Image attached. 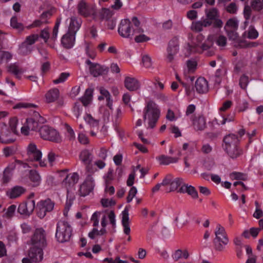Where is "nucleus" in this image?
Here are the masks:
<instances>
[{
	"label": "nucleus",
	"mask_w": 263,
	"mask_h": 263,
	"mask_svg": "<svg viewBox=\"0 0 263 263\" xmlns=\"http://www.w3.org/2000/svg\"><path fill=\"white\" fill-rule=\"evenodd\" d=\"M47 232L43 228H36L33 232L27 244L31 246L28 256L34 262H40L43 258V249L47 246Z\"/></svg>",
	"instance_id": "f257e3e1"
},
{
	"label": "nucleus",
	"mask_w": 263,
	"mask_h": 263,
	"mask_svg": "<svg viewBox=\"0 0 263 263\" xmlns=\"http://www.w3.org/2000/svg\"><path fill=\"white\" fill-rule=\"evenodd\" d=\"M140 25V22L136 16L132 18V22L128 19L122 20L118 28V32L123 37L130 38L136 33L143 32Z\"/></svg>",
	"instance_id": "f03ea898"
},
{
	"label": "nucleus",
	"mask_w": 263,
	"mask_h": 263,
	"mask_svg": "<svg viewBox=\"0 0 263 263\" xmlns=\"http://www.w3.org/2000/svg\"><path fill=\"white\" fill-rule=\"evenodd\" d=\"M160 116V110L158 105L153 101L147 102L143 112L144 120L147 119L149 127L153 128Z\"/></svg>",
	"instance_id": "7ed1b4c3"
},
{
	"label": "nucleus",
	"mask_w": 263,
	"mask_h": 263,
	"mask_svg": "<svg viewBox=\"0 0 263 263\" xmlns=\"http://www.w3.org/2000/svg\"><path fill=\"white\" fill-rule=\"evenodd\" d=\"M45 122V119L38 112L34 111L32 116L26 119L25 124L21 128V133L24 135H28L29 130H37L40 124H43Z\"/></svg>",
	"instance_id": "20e7f679"
},
{
	"label": "nucleus",
	"mask_w": 263,
	"mask_h": 263,
	"mask_svg": "<svg viewBox=\"0 0 263 263\" xmlns=\"http://www.w3.org/2000/svg\"><path fill=\"white\" fill-rule=\"evenodd\" d=\"M72 234V229L69 223L65 221H60L57 224L55 237L60 242L68 241Z\"/></svg>",
	"instance_id": "39448f33"
},
{
	"label": "nucleus",
	"mask_w": 263,
	"mask_h": 263,
	"mask_svg": "<svg viewBox=\"0 0 263 263\" xmlns=\"http://www.w3.org/2000/svg\"><path fill=\"white\" fill-rule=\"evenodd\" d=\"M27 160L32 162H38L41 167L46 166L45 160H42V154L41 151L37 148L34 143H30L27 149Z\"/></svg>",
	"instance_id": "423d86ee"
},
{
	"label": "nucleus",
	"mask_w": 263,
	"mask_h": 263,
	"mask_svg": "<svg viewBox=\"0 0 263 263\" xmlns=\"http://www.w3.org/2000/svg\"><path fill=\"white\" fill-rule=\"evenodd\" d=\"M39 133L41 137L44 140L55 143H60L62 141L59 133L55 129L47 125L42 126Z\"/></svg>",
	"instance_id": "0eeeda50"
},
{
	"label": "nucleus",
	"mask_w": 263,
	"mask_h": 263,
	"mask_svg": "<svg viewBox=\"0 0 263 263\" xmlns=\"http://www.w3.org/2000/svg\"><path fill=\"white\" fill-rule=\"evenodd\" d=\"M238 28V21L235 18H230L227 21L224 29L230 40L237 41L238 39L239 35L237 32Z\"/></svg>",
	"instance_id": "6e6552de"
},
{
	"label": "nucleus",
	"mask_w": 263,
	"mask_h": 263,
	"mask_svg": "<svg viewBox=\"0 0 263 263\" xmlns=\"http://www.w3.org/2000/svg\"><path fill=\"white\" fill-rule=\"evenodd\" d=\"M179 51V38L178 36H174L168 42L167 48V59L169 62H172L174 55Z\"/></svg>",
	"instance_id": "1a4fd4ad"
},
{
	"label": "nucleus",
	"mask_w": 263,
	"mask_h": 263,
	"mask_svg": "<svg viewBox=\"0 0 263 263\" xmlns=\"http://www.w3.org/2000/svg\"><path fill=\"white\" fill-rule=\"evenodd\" d=\"M54 207V203L49 199L41 201L37 204V215L40 218H43L47 212L51 211Z\"/></svg>",
	"instance_id": "9d476101"
},
{
	"label": "nucleus",
	"mask_w": 263,
	"mask_h": 263,
	"mask_svg": "<svg viewBox=\"0 0 263 263\" xmlns=\"http://www.w3.org/2000/svg\"><path fill=\"white\" fill-rule=\"evenodd\" d=\"M14 134L6 125L0 127V142L4 144L12 143L14 141Z\"/></svg>",
	"instance_id": "9b49d317"
},
{
	"label": "nucleus",
	"mask_w": 263,
	"mask_h": 263,
	"mask_svg": "<svg viewBox=\"0 0 263 263\" xmlns=\"http://www.w3.org/2000/svg\"><path fill=\"white\" fill-rule=\"evenodd\" d=\"M34 208L35 201L34 200H28L19 205L17 212L21 215L29 216L32 213Z\"/></svg>",
	"instance_id": "f8f14e48"
},
{
	"label": "nucleus",
	"mask_w": 263,
	"mask_h": 263,
	"mask_svg": "<svg viewBox=\"0 0 263 263\" xmlns=\"http://www.w3.org/2000/svg\"><path fill=\"white\" fill-rule=\"evenodd\" d=\"M213 42L212 37L208 36L207 39L203 43L201 44L199 46H190V44H187V50L190 53L197 52L202 53L204 50H206L209 49L213 46Z\"/></svg>",
	"instance_id": "ddd939ff"
},
{
	"label": "nucleus",
	"mask_w": 263,
	"mask_h": 263,
	"mask_svg": "<svg viewBox=\"0 0 263 263\" xmlns=\"http://www.w3.org/2000/svg\"><path fill=\"white\" fill-rule=\"evenodd\" d=\"M77 9L79 14L84 17H87L94 12L93 8L84 0L79 2L77 6Z\"/></svg>",
	"instance_id": "4468645a"
},
{
	"label": "nucleus",
	"mask_w": 263,
	"mask_h": 263,
	"mask_svg": "<svg viewBox=\"0 0 263 263\" xmlns=\"http://www.w3.org/2000/svg\"><path fill=\"white\" fill-rule=\"evenodd\" d=\"M125 87L130 91H136L140 87L139 81L134 77H126L124 81Z\"/></svg>",
	"instance_id": "2eb2a0df"
},
{
	"label": "nucleus",
	"mask_w": 263,
	"mask_h": 263,
	"mask_svg": "<svg viewBox=\"0 0 263 263\" xmlns=\"http://www.w3.org/2000/svg\"><path fill=\"white\" fill-rule=\"evenodd\" d=\"M93 187V184L92 178H87L80 186L79 195L82 197L88 195L92 191Z\"/></svg>",
	"instance_id": "dca6fc26"
},
{
	"label": "nucleus",
	"mask_w": 263,
	"mask_h": 263,
	"mask_svg": "<svg viewBox=\"0 0 263 263\" xmlns=\"http://www.w3.org/2000/svg\"><path fill=\"white\" fill-rule=\"evenodd\" d=\"M79 180V175L77 173H73L67 175L62 182V185L67 190L72 187Z\"/></svg>",
	"instance_id": "f3484780"
},
{
	"label": "nucleus",
	"mask_w": 263,
	"mask_h": 263,
	"mask_svg": "<svg viewBox=\"0 0 263 263\" xmlns=\"http://www.w3.org/2000/svg\"><path fill=\"white\" fill-rule=\"evenodd\" d=\"M223 147L224 150L239 144V139L234 134L226 136L223 139Z\"/></svg>",
	"instance_id": "a211bd4d"
},
{
	"label": "nucleus",
	"mask_w": 263,
	"mask_h": 263,
	"mask_svg": "<svg viewBox=\"0 0 263 263\" xmlns=\"http://www.w3.org/2000/svg\"><path fill=\"white\" fill-rule=\"evenodd\" d=\"M122 224L123 227L124 233L128 235L127 240L130 241L131 240V237L129 236L130 233V229L129 227V220L128 217V210L126 208L122 212Z\"/></svg>",
	"instance_id": "6ab92c4d"
},
{
	"label": "nucleus",
	"mask_w": 263,
	"mask_h": 263,
	"mask_svg": "<svg viewBox=\"0 0 263 263\" xmlns=\"http://www.w3.org/2000/svg\"><path fill=\"white\" fill-rule=\"evenodd\" d=\"M75 33L68 31L61 39V43L63 47L66 49L71 48L75 42Z\"/></svg>",
	"instance_id": "aec40b11"
},
{
	"label": "nucleus",
	"mask_w": 263,
	"mask_h": 263,
	"mask_svg": "<svg viewBox=\"0 0 263 263\" xmlns=\"http://www.w3.org/2000/svg\"><path fill=\"white\" fill-rule=\"evenodd\" d=\"M26 189L22 186L16 185L9 190L6 195L10 199H15L24 194Z\"/></svg>",
	"instance_id": "412c9836"
},
{
	"label": "nucleus",
	"mask_w": 263,
	"mask_h": 263,
	"mask_svg": "<svg viewBox=\"0 0 263 263\" xmlns=\"http://www.w3.org/2000/svg\"><path fill=\"white\" fill-rule=\"evenodd\" d=\"M195 87L199 93H206L209 90L208 81L202 77H200L195 82Z\"/></svg>",
	"instance_id": "4be33fe9"
},
{
	"label": "nucleus",
	"mask_w": 263,
	"mask_h": 263,
	"mask_svg": "<svg viewBox=\"0 0 263 263\" xmlns=\"http://www.w3.org/2000/svg\"><path fill=\"white\" fill-rule=\"evenodd\" d=\"M192 121L193 125L196 130H203L206 126L205 119L202 115L195 116L192 118Z\"/></svg>",
	"instance_id": "5701e85b"
},
{
	"label": "nucleus",
	"mask_w": 263,
	"mask_h": 263,
	"mask_svg": "<svg viewBox=\"0 0 263 263\" xmlns=\"http://www.w3.org/2000/svg\"><path fill=\"white\" fill-rule=\"evenodd\" d=\"M108 71V67L97 63L91 68L90 72L93 77H97L99 76L106 75Z\"/></svg>",
	"instance_id": "b1692460"
},
{
	"label": "nucleus",
	"mask_w": 263,
	"mask_h": 263,
	"mask_svg": "<svg viewBox=\"0 0 263 263\" xmlns=\"http://www.w3.org/2000/svg\"><path fill=\"white\" fill-rule=\"evenodd\" d=\"M177 192L180 193H187L193 198H198V193L195 188L192 185H188L187 184H184L179 188L178 190H177Z\"/></svg>",
	"instance_id": "393cba45"
},
{
	"label": "nucleus",
	"mask_w": 263,
	"mask_h": 263,
	"mask_svg": "<svg viewBox=\"0 0 263 263\" xmlns=\"http://www.w3.org/2000/svg\"><path fill=\"white\" fill-rule=\"evenodd\" d=\"M224 151L228 155L233 159H236L242 154V150L239 145L232 146Z\"/></svg>",
	"instance_id": "a878e982"
},
{
	"label": "nucleus",
	"mask_w": 263,
	"mask_h": 263,
	"mask_svg": "<svg viewBox=\"0 0 263 263\" xmlns=\"http://www.w3.org/2000/svg\"><path fill=\"white\" fill-rule=\"evenodd\" d=\"M59 96L60 91L58 88L51 89L45 95L46 102L48 103L53 102L59 98Z\"/></svg>",
	"instance_id": "bb28decb"
},
{
	"label": "nucleus",
	"mask_w": 263,
	"mask_h": 263,
	"mask_svg": "<svg viewBox=\"0 0 263 263\" xmlns=\"http://www.w3.org/2000/svg\"><path fill=\"white\" fill-rule=\"evenodd\" d=\"M229 241V239H214L213 243L215 250L220 252H223Z\"/></svg>",
	"instance_id": "cd10ccee"
},
{
	"label": "nucleus",
	"mask_w": 263,
	"mask_h": 263,
	"mask_svg": "<svg viewBox=\"0 0 263 263\" xmlns=\"http://www.w3.org/2000/svg\"><path fill=\"white\" fill-rule=\"evenodd\" d=\"M7 70L9 72L13 74L16 78L20 79L21 74L23 73V69L15 63L11 64L7 67Z\"/></svg>",
	"instance_id": "c85d7f7f"
},
{
	"label": "nucleus",
	"mask_w": 263,
	"mask_h": 263,
	"mask_svg": "<svg viewBox=\"0 0 263 263\" xmlns=\"http://www.w3.org/2000/svg\"><path fill=\"white\" fill-rule=\"evenodd\" d=\"M93 93V89L91 88H87L85 92L84 96L80 99L83 105L87 106L92 101Z\"/></svg>",
	"instance_id": "c756f323"
},
{
	"label": "nucleus",
	"mask_w": 263,
	"mask_h": 263,
	"mask_svg": "<svg viewBox=\"0 0 263 263\" xmlns=\"http://www.w3.org/2000/svg\"><path fill=\"white\" fill-rule=\"evenodd\" d=\"M79 159L84 164L92 162V154L89 150L84 149L80 153Z\"/></svg>",
	"instance_id": "7c9ffc66"
},
{
	"label": "nucleus",
	"mask_w": 263,
	"mask_h": 263,
	"mask_svg": "<svg viewBox=\"0 0 263 263\" xmlns=\"http://www.w3.org/2000/svg\"><path fill=\"white\" fill-rule=\"evenodd\" d=\"M189 256L190 254L186 249L183 250L178 249L175 251L173 255V257L175 261H177L182 258L187 259Z\"/></svg>",
	"instance_id": "2f4dec72"
},
{
	"label": "nucleus",
	"mask_w": 263,
	"mask_h": 263,
	"mask_svg": "<svg viewBox=\"0 0 263 263\" xmlns=\"http://www.w3.org/2000/svg\"><path fill=\"white\" fill-rule=\"evenodd\" d=\"M29 178L32 183V186L36 187L39 185L41 182V177L36 171H30Z\"/></svg>",
	"instance_id": "473e14b6"
},
{
	"label": "nucleus",
	"mask_w": 263,
	"mask_h": 263,
	"mask_svg": "<svg viewBox=\"0 0 263 263\" xmlns=\"http://www.w3.org/2000/svg\"><path fill=\"white\" fill-rule=\"evenodd\" d=\"M159 163L161 165H168L170 163H176L178 161V158L161 155L158 157Z\"/></svg>",
	"instance_id": "72a5a7b5"
},
{
	"label": "nucleus",
	"mask_w": 263,
	"mask_h": 263,
	"mask_svg": "<svg viewBox=\"0 0 263 263\" xmlns=\"http://www.w3.org/2000/svg\"><path fill=\"white\" fill-rule=\"evenodd\" d=\"M39 37V35L35 34H32L30 36H27L25 40V42L24 43H23L22 45V46H21L22 52L23 53L27 54V53L25 52L23 50L25 46H26V45H32L33 44H34L35 42V41H36L38 40Z\"/></svg>",
	"instance_id": "f704fd0d"
},
{
	"label": "nucleus",
	"mask_w": 263,
	"mask_h": 263,
	"mask_svg": "<svg viewBox=\"0 0 263 263\" xmlns=\"http://www.w3.org/2000/svg\"><path fill=\"white\" fill-rule=\"evenodd\" d=\"M81 26V22L78 21L75 16L71 17V21L70 23L68 31L75 33L79 29Z\"/></svg>",
	"instance_id": "c9c22d12"
},
{
	"label": "nucleus",
	"mask_w": 263,
	"mask_h": 263,
	"mask_svg": "<svg viewBox=\"0 0 263 263\" xmlns=\"http://www.w3.org/2000/svg\"><path fill=\"white\" fill-rule=\"evenodd\" d=\"M215 234L216 237L214 239H229L224 228L220 224L217 226Z\"/></svg>",
	"instance_id": "e433bc0d"
},
{
	"label": "nucleus",
	"mask_w": 263,
	"mask_h": 263,
	"mask_svg": "<svg viewBox=\"0 0 263 263\" xmlns=\"http://www.w3.org/2000/svg\"><path fill=\"white\" fill-rule=\"evenodd\" d=\"M183 184V180L181 178H176L174 180L172 179L170 190L167 192H171L175 191H177L178 187L182 186Z\"/></svg>",
	"instance_id": "4c0bfd02"
},
{
	"label": "nucleus",
	"mask_w": 263,
	"mask_h": 263,
	"mask_svg": "<svg viewBox=\"0 0 263 263\" xmlns=\"http://www.w3.org/2000/svg\"><path fill=\"white\" fill-rule=\"evenodd\" d=\"M107 233L105 228H102L100 230H98L96 227H94L92 230L88 233V236L91 239H93L97 236L104 235Z\"/></svg>",
	"instance_id": "58836bf2"
},
{
	"label": "nucleus",
	"mask_w": 263,
	"mask_h": 263,
	"mask_svg": "<svg viewBox=\"0 0 263 263\" xmlns=\"http://www.w3.org/2000/svg\"><path fill=\"white\" fill-rule=\"evenodd\" d=\"M243 36L249 39H255L258 36V33L257 30L253 26H250L248 31L244 32Z\"/></svg>",
	"instance_id": "ea45409f"
},
{
	"label": "nucleus",
	"mask_w": 263,
	"mask_h": 263,
	"mask_svg": "<svg viewBox=\"0 0 263 263\" xmlns=\"http://www.w3.org/2000/svg\"><path fill=\"white\" fill-rule=\"evenodd\" d=\"M10 25L13 28L16 29L18 31H21L24 29V25L21 23L18 22L17 18L15 16L11 18Z\"/></svg>",
	"instance_id": "a19ab883"
},
{
	"label": "nucleus",
	"mask_w": 263,
	"mask_h": 263,
	"mask_svg": "<svg viewBox=\"0 0 263 263\" xmlns=\"http://www.w3.org/2000/svg\"><path fill=\"white\" fill-rule=\"evenodd\" d=\"M17 151V147L16 146L13 145L7 146L3 149V153L4 155L8 157L14 155Z\"/></svg>",
	"instance_id": "79ce46f5"
},
{
	"label": "nucleus",
	"mask_w": 263,
	"mask_h": 263,
	"mask_svg": "<svg viewBox=\"0 0 263 263\" xmlns=\"http://www.w3.org/2000/svg\"><path fill=\"white\" fill-rule=\"evenodd\" d=\"M85 120L90 126L98 128L99 121L94 119L91 115L87 114L86 116L85 117Z\"/></svg>",
	"instance_id": "37998d69"
},
{
	"label": "nucleus",
	"mask_w": 263,
	"mask_h": 263,
	"mask_svg": "<svg viewBox=\"0 0 263 263\" xmlns=\"http://www.w3.org/2000/svg\"><path fill=\"white\" fill-rule=\"evenodd\" d=\"M188 214H182L180 215L179 217H176L175 220L176 222H178L179 220L180 221V224H179V226L182 228L184 226L186 225L188 222Z\"/></svg>",
	"instance_id": "c03bdc74"
},
{
	"label": "nucleus",
	"mask_w": 263,
	"mask_h": 263,
	"mask_svg": "<svg viewBox=\"0 0 263 263\" xmlns=\"http://www.w3.org/2000/svg\"><path fill=\"white\" fill-rule=\"evenodd\" d=\"M112 15V12L108 9L103 8L100 12V16L101 19L108 20Z\"/></svg>",
	"instance_id": "a18cd8bd"
},
{
	"label": "nucleus",
	"mask_w": 263,
	"mask_h": 263,
	"mask_svg": "<svg viewBox=\"0 0 263 263\" xmlns=\"http://www.w3.org/2000/svg\"><path fill=\"white\" fill-rule=\"evenodd\" d=\"M252 8L256 11H260L263 9V4L260 0H253L251 4Z\"/></svg>",
	"instance_id": "49530a36"
},
{
	"label": "nucleus",
	"mask_w": 263,
	"mask_h": 263,
	"mask_svg": "<svg viewBox=\"0 0 263 263\" xmlns=\"http://www.w3.org/2000/svg\"><path fill=\"white\" fill-rule=\"evenodd\" d=\"M206 17L212 21L217 18L218 15V12L216 8H213L210 9L208 11H206Z\"/></svg>",
	"instance_id": "de8ad7c7"
},
{
	"label": "nucleus",
	"mask_w": 263,
	"mask_h": 263,
	"mask_svg": "<svg viewBox=\"0 0 263 263\" xmlns=\"http://www.w3.org/2000/svg\"><path fill=\"white\" fill-rule=\"evenodd\" d=\"M113 173V170L111 168H109L107 174L104 176V179L106 185H108L110 184L112 181L114 180Z\"/></svg>",
	"instance_id": "09e8293b"
},
{
	"label": "nucleus",
	"mask_w": 263,
	"mask_h": 263,
	"mask_svg": "<svg viewBox=\"0 0 263 263\" xmlns=\"http://www.w3.org/2000/svg\"><path fill=\"white\" fill-rule=\"evenodd\" d=\"M101 214V213L100 212H96L92 214L90 218V221L92 222V226L93 227L98 226L99 222V219Z\"/></svg>",
	"instance_id": "8fccbe9b"
},
{
	"label": "nucleus",
	"mask_w": 263,
	"mask_h": 263,
	"mask_svg": "<svg viewBox=\"0 0 263 263\" xmlns=\"http://www.w3.org/2000/svg\"><path fill=\"white\" fill-rule=\"evenodd\" d=\"M230 177L235 180H246L247 179L246 175L240 172H233L230 174Z\"/></svg>",
	"instance_id": "3c124183"
},
{
	"label": "nucleus",
	"mask_w": 263,
	"mask_h": 263,
	"mask_svg": "<svg viewBox=\"0 0 263 263\" xmlns=\"http://www.w3.org/2000/svg\"><path fill=\"white\" fill-rule=\"evenodd\" d=\"M17 124V119L16 117L11 118L9 121V127L11 128V132L14 135L17 134L16 125Z\"/></svg>",
	"instance_id": "603ef678"
},
{
	"label": "nucleus",
	"mask_w": 263,
	"mask_h": 263,
	"mask_svg": "<svg viewBox=\"0 0 263 263\" xmlns=\"http://www.w3.org/2000/svg\"><path fill=\"white\" fill-rule=\"evenodd\" d=\"M135 35V41L137 43H142L146 42L149 40V38L142 33H136Z\"/></svg>",
	"instance_id": "864d4df0"
},
{
	"label": "nucleus",
	"mask_w": 263,
	"mask_h": 263,
	"mask_svg": "<svg viewBox=\"0 0 263 263\" xmlns=\"http://www.w3.org/2000/svg\"><path fill=\"white\" fill-rule=\"evenodd\" d=\"M70 74L68 72H63L61 73L58 79L54 80L53 82L55 84L64 82L69 76Z\"/></svg>",
	"instance_id": "5fc2aeb1"
},
{
	"label": "nucleus",
	"mask_w": 263,
	"mask_h": 263,
	"mask_svg": "<svg viewBox=\"0 0 263 263\" xmlns=\"http://www.w3.org/2000/svg\"><path fill=\"white\" fill-rule=\"evenodd\" d=\"M187 67L190 72H193L196 69L197 63L193 60H189L186 62Z\"/></svg>",
	"instance_id": "6e6d98bb"
},
{
	"label": "nucleus",
	"mask_w": 263,
	"mask_h": 263,
	"mask_svg": "<svg viewBox=\"0 0 263 263\" xmlns=\"http://www.w3.org/2000/svg\"><path fill=\"white\" fill-rule=\"evenodd\" d=\"M226 10L229 13L235 14L237 11V7L235 3H231L226 7Z\"/></svg>",
	"instance_id": "4d7b16f0"
},
{
	"label": "nucleus",
	"mask_w": 263,
	"mask_h": 263,
	"mask_svg": "<svg viewBox=\"0 0 263 263\" xmlns=\"http://www.w3.org/2000/svg\"><path fill=\"white\" fill-rule=\"evenodd\" d=\"M36 106L35 104L28 103H19L13 106V109H18L21 108H31L36 107Z\"/></svg>",
	"instance_id": "13d9d810"
},
{
	"label": "nucleus",
	"mask_w": 263,
	"mask_h": 263,
	"mask_svg": "<svg viewBox=\"0 0 263 263\" xmlns=\"http://www.w3.org/2000/svg\"><path fill=\"white\" fill-rule=\"evenodd\" d=\"M137 193V189L135 187L133 186L129 190L128 194V196L126 198L127 202H128V203L130 202L132 200L133 198L135 196Z\"/></svg>",
	"instance_id": "bf43d9fd"
},
{
	"label": "nucleus",
	"mask_w": 263,
	"mask_h": 263,
	"mask_svg": "<svg viewBox=\"0 0 263 263\" xmlns=\"http://www.w3.org/2000/svg\"><path fill=\"white\" fill-rule=\"evenodd\" d=\"M202 26L201 21H197L193 22L191 26V29L193 31L199 32L202 30Z\"/></svg>",
	"instance_id": "052dcab7"
},
{
	"label": "nucleus",
	"mask_w": 263,
	"mask_h": 263,
	"mask_svg": "<svg viewBox=\"0 0 263 263\" xmlns=\"http://www.w3.org/2000/svg\"><path fill=\"white\" fill-rule=\"evenodd\" d=\"M101 204L103 207L114 206L116 204V201L113 199H102Z\"/></svg>",
	"instance_id": "680f3d73"
},
{
	"label": "nucleus",
	"mask_w": 263,
	"mask_h": 263,
	"mask_svg": "<svg viewBox=\"0 0 263 263\" xmlns=\"http://www.w3.org/2000/svg\"><path fill=\"white\" fill-rule=\"evenodd\" d=\"M12 58V54L8 52L0 50V62H1L3 60H9Z\"/></svg>",
	"instance_id": "e2e57ef3"
},
{
	"label": "nucleus",
	"mask_w": 263,
	"mask_h": 263,
	"mask_svg": "<svg viewBox=\"0 0 263 263\" xmlns=\"http://www.w3.org/2000/svg\"><path fill=\"white\" fill-rule=\"evenodd\" d=\"M108 149L105 147H101L98 154L99 158L103 160H105L107 156Z\"/></svg>",
	"instance_id": "0e129e2a"
},
{
	"label": "nucleus",
	"mask_w": 263,
	"mask_h": 263,
	"mask_svg": "<svg viewBox=\"0 0 263 263\" xmlns=\"http://www.w3.org/2000/svg\"><path fill=\"white\" fill-rule=\"evenodd\" d=\"M249 82L248 77L246 76L243 75L241 76L239 80V85L242 89H245Z\"/></svg>",
	"instance_id": "69168bd1"
},
{
	"label": "nucleus",
	"mask_w": 263,
	"mask_h": 263,
	"mask_svg": "<svg viewBox=\"0 0 263 263\" xmlns=\"http://www.w3.org/2000/svg\"><path fill=\"white\" fill-rule=\"evenodd\" d=\"M142 63L145 68H149L152 66V61L149 57L147 55H144L142 58Z\"/></svg>",
	"instance_id": "338daca9"
},
{
	"label": "nucleus",
	"mask_w": 263,
	"mask_h": 263,
	"mask_svg": "<svg viewBox=\"0 0 263 263\" xmlns=\"http://www.w3.org/2000/svg\"><path fill=\"white\" fill-rule=\"evenodd\" d=\"M204 39V36L202 34H199L196 37L195 42H194L193 45H190V46H199L202 44V42Z\"/></svg>",
	"instance_id": "774afa93"
}]
</instances>
